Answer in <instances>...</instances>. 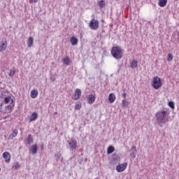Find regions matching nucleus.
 <instances>
[{
  "label": "nucleus",
  "mask_w": 179,
  "mask_h": 179,
  "mask_svg": "<svg viewBox=\"0 0 179 179\" xmlns=\"http://www.w3.org/2000/svg\"><path fill=\"white\" fill-rule=\"evenodd\" d=\"M95 101H96V96H94L93 94H90L88 96L89 104H93V103H94Z\"/></svg>",
  "instance_id": "14"
},
{
  "label": "nucleus",
  "mask_w": 179,
  "mask_h": 179,
  "mask_svg": "<svg viewBox=\"0 0 179 179\" xmlns=\"http://www.w3.org/2000/svg\"><path fill=\"white\" fill-rule=\"evenodd\" d=\"M17 134H19V131H17V129L13 130L12 134L10 135V138L11 139H13V138H16V136H17Z\"/></svg>",
  "instance_id": "20"
},
{
  "label": "nucleus",
  "mask_w": 179,
  "mask_h": 179,
  "mask_svg": "<svg viewBox=\"0 0 179 179\" xmlns=\"http://www.w3.org/2000/svg\"><path fill=\"white\" fill-rule=\"evenodd\" d=\"M124 50L120 46H114L111 49V54L115 59H121L124 55Z\"/></svg>",
  "instance_id": "3"
},
{
  "label": "nucleus",
  "mask_w": 179,
  "mask_h": 179,
  "mask_svg": "<svg viewBox=\"0 0 179 179\" xmlns=\"http://www.w3.org/2000/svg\"><path fill=\"white\" fill-rule=\"evenodd\" d=\"M33 1L36 3L38 2V0H29V3H31L33 2Z\"/></svg>",
  "instance_id": "32"
},
{
  "label": "nucleus",
  "mask_w": 179,
  "mask_h": 179,
  "mask_svg": "<svg viewBox=\"0 0 179 179\" xmlns=\"http://www.w3.org/2000/svg\"><path fill=\"white\" fill-rule=\"evenodd\" d=\"M38 118V114L36 112H34L29 117V122L36 121Z\"/></svg>",
  "instance_id": "12"
},
{
  "label": "nucleus",
  "mask_w": 179,
  "mask_h": 179,
  "mask_svg": "<svg viewBox=\"0 0 179 179\" xmlns=\"http://www.w3.org/2000/svg\"><path fill=\"white\" fill-rule=\"evenodd\" d=\"M122 104L123 107H128V106H129L128 101H127V100H125V99H123L122 101Z\"/></svg>",
  "instance_id": "27"
},
{
  "label": "nucleus",
  "mask_w": 179,
  "mask_h": 179,
  "mask_svg": "<svg viewBox=\"0 0 179 179\" xmlns=\"http://www.w3.org/2000/svg\"><path fill=\"white\" fill-rule=\"evenodd\" d=\"M173 54L169 53L168 54V57H167V61H173Z\"/></svg>",
  "instance_id": "28"
},
{
  "label": "nucleus",
  "mask_w": 179,
  "mask_h": 179,
  "mask_svg": "<svg viewBox=\"0 0 179 179\" xmlns=\"http://www.w3.org/2000/svg\"><path fill=\"white\" fill-rule=\"evenodd\" d=\"M122 97L124 99V100H125V99H127V92H124V93L122 94Z\"/></svg>",
  "instance_id": "31"
},
{
  "label": "nucleus",
  "mask_w": 179,
  "mask_h": 179,
  "mask_svg": "<svg viewBox=\"0 0 179 179\" xmlns=\"http://www.w3.org/2000/svg\"><path fill=\"white\" fill-rule=\"evenodd\" d=\"M82 106H80V104L79 103H76L75 106V110H80Z\"/></svg>",
  "instance_id": "30"
},
{
  "label": "nucleus",
  "mask_w": 179,
  "mask_h": 179,
  "mask_svg": "<svg viewBox=\"0 0 179 179\" xmlns=\"http://www.w3.org/2000/svg\"><path fill=\"white\" fill-rule=\"evenodd\" d=\"M128 166V164L127 162H124L123 164H119L116 166V171L117 173H122L127 169V166Z\"/></svg>",
  "instance_id": "6"
},
{
  "label": "nucleus",
  "mask_w": 179,
  "mask_h": 179,
  "mask_svg": "<svg viewBox=\"0 0 179 179\" xmlns=\"http://www.w3.org/2000/svg\"><path fill=\"white\" fill-rule=\"evenodd\" d=\"M168 106L171 108H174V102L173 101H169L168 103Z\"/></svg>",
  "instance_id": "29"
},
{
  "label": "nucleus",
  "mask_w": 179,
  "mask_h": 179,
  "mask_svg": "<svg viewBox=\"0 0 179 179\" xmlns=\"http://www.w3.org/2000/svg\"><path fill=\"white\" fill-rule=\"evenodd\" d=\"M178 41H179V34H178Z\"/></svg>",
  "instance_id": "35"
},
{
  "label": "nucleus",
  "mask_w": 179,
  "mask_h": 179,
  "mask_svg": "<svg viewBox=\"0 0 179 179\" xmlns=\"http://www.w3.org/2000/svg\"><path fill=\"white\" fill-rule=\"evenodd\" d=\"M33 43H34V38H33L31 36H29L27 40V47H29V48H31V47H33Z\"/></svg>",
  "instance_id": "13"
},
{
  "label": "nucleus",
  "mask_w": 179,
  "mask_h": 179,
  "mask_svg": "<svg viewBox=\"0 0 179 179\" xmlns=\"http://www.w3.org/2000/svg\"><path fill=\"white\" fill-rule=\"evenodd\" d=\"M33 142H34V140L33 139V136H31V134L28 135V136L24 139V143L25 145H31Z\"/></svg>",
  "instance_id": "9"
},
{
  "label": "nucleus",
  "mask_w": 179,
  "mask_h": 179,
  "mask_svg": "<svg viewBox=\"0 0 179 179\" xmlns=\"http://www.w3.org/2000/svg\"><path fill=\"white\" fill-rule=\"evenodd\" d=\"M0 171H1V168H0Z\"/></svg>",
  "instance_id": "36"
},
{
  "label": "nucleus",
  "mask_w": 179,
  "mask_h": 179,
  "mask_svg": "<svg viewBox=\"0 0 179 179\" xmlns=\"http://www.w3.org/2000/svg\"><path fill=\"white\" fill-rule=\"evenodd\" d=\"M114 150H115V148H114V146L110 145L107 149L108 155H111V153H113Z\"/></svg>",
  "instance_id": "22"
},
{
  "label": "nucleus",
  "mask_w": 179,
  "mask_h": 179,
  "mask_svg": "<svg viewBox=\"0 0 179 179\" xmlns=\"http://www.w3.org/2000/svg\"><path fill=\"white\" fill-rule=\"evenodd\" d=\"M158 5L161 8H164L167 5V0H159Z\"/></svg>",
  "instance_id": "17"
},
{
  "label": "nucleus",
  "mask_w": 179,
  "mask_h": 179,
  "mask_svg": "<svg viewBox=\"0 0 179 179\" xmlns=\"http://www.w3.org/2000/svg\"><path fill=\"white\" fill-rule=\"evenodd\" d=\"M37 96H38V91H37L36 90H33L31 92V99H36V97H37Z\"/></svg>",
  "instance_id": "18"
},
{
  "label": "nucleus",
  "mask_w": 179,
  "mask_h": 179,
  "mask_svg": "<svg viewBox=\"0 0 179 179\" xmlns=\"http://www.w3.org/2000/svg\"><path fill=\"white\" fill-rule=\"evenodd\" d=\"M152 86L154 89H160L162 87V80L159 77L157 76L153 78V80L152 82Z\"/></svg>",
  "instance_id": "5"
},
{
  "label": "nucleus",
  "mask_w": 179,
  "mask_h": 179,
  "mask_svg": "<svg viewBox=\"0 0 179 179\" xmlns=\"http://www.w3.org/2000/svg\"><path fill=\"white\" fill-rule=\"evenodd\" d=\"M130 65L131 68H136L138 66V61L133 60L130 62Z\"/></svg>",
  "instance_id": "23"
},
{
  "label": "nucleus",
  "mask_w": 179,
  "mask_h": 179,
  "mask_svg": "<svg viewBox=\"0 0 179 179\" xmlns=\"http://www.w3.org/2000/svg\"><path fill=\"white\" fill-rule=\"evenodd\" d=\"M8 73L9 76H13V75H15V73H16V70H15V69H8Z\"/></svg>",
  "instance_id": "24"
},
{
  "label": "nucleus",
  "mask_w": 179,
  "mask_h": 179,
  "mask_svg": "<svg viewBox=\"0 0 179 179\" xmlns=\"http://www.w3.org/2000/svg\"><path fill=\"white\" fill-rule=\"evenodd\" d=\"M50 80H52V82H55V77H51Z\"/></svg>",
  "instance_id": "33"
},
{
  "label": "nucleus",
  "mask_w": 179,
  "mask_h": 179,
  "mask_svg": "<svg viewBox=\"0 0 179 179\" xmlns=\"http://www.w3.org/2000/svg\"><path fill=\"white\" fill-rule=\"evenodd\" d=\"M89 27L90 29H91V30H98L99 28L100 27V22L96 19H92L90 22Z\"/></svg>",
  "instance_id": "4"
},
{
  "label": "nucleus",
  "mask_w": 179,
  "mask_h": 179,
  "mask_svg": "<svg viewBox=\"0 0 179 179\" xmlns=\"http://www.w3.org/2000/svg\"><path fill=\"white\" fill-rule=\"evenodd\" d=\"M169 111L167 110H159L155 113V120L159 127H163L164 124L169 122Z\"/></svg>",
  "instance_id": "2"
},
{
  "label": "nucleus",
  "mask_w": 179,
  "mask_h": 179,
  "mask_svg": "<svg viewBox=\"0 0 179 179\" xmlns=\"http://www.w3.org/2000/svg\"><path fill=\"white\" fill-rule=\"evenodd\" d=\"M3 157L5 159L6 163H9V162H10V154L8 152H4L3 153Z\"/></svg>",
  "instance_id": "10"
},
{
  "label": "nucleus",
  "mask_w": 179,
  "mask_h": 179,
  "mask_svg": "<svg viewBox=\"0 0 179 179\" xmlns=\"http://www.w3.org/2000/svg\"><path fill=\"white\" fill-rule=\"evenodd\" d=\"M1 99H3V102H0V111H3L2 110V106L4 104H8L5 106V110L3 113H12L15 108V101H13V98H12V94L3 92L1 94Z\"/></svg>",
  "instance_id": "1"
},
{
  "label": "nucleus",
  "mask_w": 179,
  "mask_h": 179,
  "mask_svg": "<svg viewBox=\"0 0 179 179\" xmlns=\"http://www.w3.org/2000/svg\"><path fill=\"white\" fill-rule=\"evenodd\" d=\"M6 118H8V117H0V120H6Z\"/></svg>",
  "instance_id": "34"
},
{
  "label": "nucleus",
  "mask_w": 179,
  "mask_h": 179,
  "mask_svg": "<svg viewBox=\"0 0 179 179\" xmlns=\"http://www.w3.org/2000/svg\"><path fill=\"white\" fill-rule=\"evenodd\" d=\"M6 50V42L2 43L1 45H0V51L3 52Z\"/></svg>",
  "instance_id": "25"
},
{
  "label": "nucleus",
  "mask_w": 179,
  "mask_h": 179,
  "mask_svg": "<svg viewBox=\"0 0 179 179\" xmlns=\"http://www.w3.org/2000/svg\"><path fill=\"white\" fill-rule=\"evenodd\" d=\"M78 38L75 37V36H72L70 38V43H71L72 45H76V44H78Z\"/></svg>",
  "instance_id": "15"
},
{
  "label": "nucleus",
  "mask_w": 179,
  "mask_h": 179,
  "mask_svg": "<svg viewBox=\"0 0 179 179\" xmlns=\"http://www.w3.org/2000/svg\"><path fill=\"white\" fill-rule=\"evenodd\" d=\"M115 94H113V93H111L109 94V96H108V100L110 101V103H114V101H115Z\"/></svg>",
  "instance_id": "16"
},
{
  "label": "nucleus",
  "mask_w": 179,
  "mask_h": 179,
  "mask_svg": "<svg viewBox=\"0 0 179 179\" xmlns=\"http://www.w3.org/2000/svg\"><path fill=\"white\" fill-rule=\"evenodd\" d=\"M136 147L135 145L131 147V153H130V156L131 157H132L133 159H135V157H136Z\"/></svg>",
  "instance_id": "11"
},
{
  "label": "nucleus",
  "mask_w": 179,
  "mask_h": 179,
  "mask_svg": "<svg viewBox=\"0 0 179 179\" xmlns=\"http://www.w3.org/2000/svg\"><path fill=\"white\" fill-rule=\"evenodd\" d=\"M37 149H38V147H37V145H34L31 147V152L32 153V155H36V153H37Z\"/></svg>",
  "instance_id": "19"
},
{
  "label": "nucleus",
  "mask_w": 179,
  "mask_h": 179,
  "mask_svg": "<svg viewBox=\"0 0 179 179\" xmlns=\"http://www.w3.org/2000/svg\"><path fill=\"white\" fill-rule=\"evenodd\" d=\"M63 64H64V65H71V59H69V57H64L63 59Z\"/></svg>",
  "instance_id": "21"
},
{
  "label": "nucleus",
  "mask_w": 179,
  "mask_h": 179,
  "mask_svg": "<svg viewBox=\"0 0 179 179\" xmlns=\"http://www.w3.org/2000/svg\"><path fill=\"white\" fill-rule=\"evenodd\" d=\"M98 5L99 8H104L106 6V2L103 0H101L99 3Z\"/></svg>",
  "instance_id": "26"
},
{
  "label": "nucleus",
  "mask_w": 179,
  "mask_h": 179,
  "mask_svg": "<svg viewBox=\"0 0 179 179\" xmlns=\"http://www.w3.org/2000/svg\"><path fill=\"white\" fill-rule=\"evenodd\" d=\"M69 145L71 150H75L78 145V141H76V140H75L74 138H71L70 142L69 143Z\"/></svg>",
  "instance_id": "8"
},
{
  "label": "nucleus",
  "mask_w": 179,
  "mask_h": 179,
  "mask_svg": "<svg viewBox=\"0 0 179 179\" xmlns=\"http://www.w3.org/2000/svg\"><path fill=\"white\" fill-rule=\"evenodd\" d=\"M81 96H82V90H80V89L79 88H77L72 96V99L73 100H79Z\"/></svg>",
  "instance_id": "7"
}]
</instances>
